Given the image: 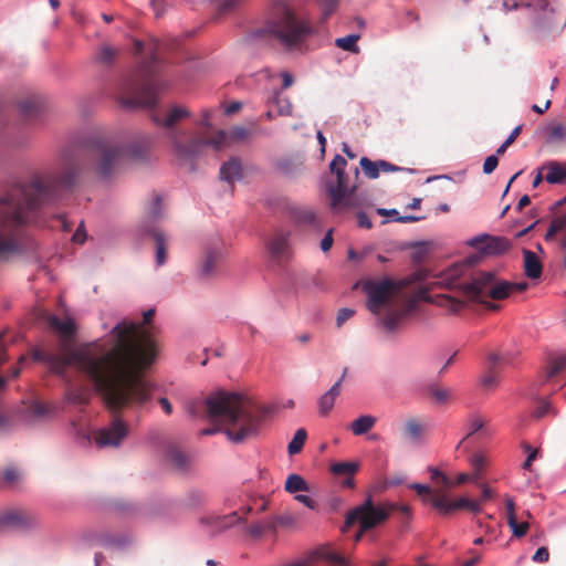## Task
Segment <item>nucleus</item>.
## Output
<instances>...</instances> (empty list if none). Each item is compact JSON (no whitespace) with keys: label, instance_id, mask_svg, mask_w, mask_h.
I'll return each mask as SVG.
<instances>
[{"label":"nucleus","instance_id":"f257e3e1","mask_svg":"<svg viewBox=\"0 0 566 566\" xmlns=\"http://www.w3.org/2000/svg\"><path fill=\"white\" fill-rule=\"evenodd\" d=\"M150 144L151 139L146 135L128 143L101 136L86 137L61 150L59 170L12 185L0 196V262L22 250L23 228L43 202L72 191L87 170L102 178L112 177L127 161L146 158Z\"/></svg>","mask_w":566,"mask_h":566},{"label":"nucleus","instance_id":"4468645a","mask_svg":"<svg viewBox=\"0 0 566 566\" xmlns=\"http://www.w3.org/2000/svg\"><path fill=\"white\" fill-rule=\"evenodd\" d=\"M314 559H324L332 566H347L346 558L329 546L319 547L313 553L311 557L298 559L284 566H313Z\"/></svg>","mask_w":566,"mask_h":566},{"label":"nucleus","instance_id":"ea45409f","mask_svg":"<svg viewBox=\"0 0 566 566\" xmlns=\"http://www.w3.org/2000/svg\"><path fill=\"white\" fill-rule=\"evenodd\" d=\"M359 165L365 172V175L370 179H376L379 177V160L378 161H371L367 157L360 158Z\"/></svg>","mask_w":566,"mask_h":566},{"label":"nucleus","instance_id":"b1692460","mask_svg":"<svg viewBox=\"0 0 566 566\" xmlns=\"http://www.w3.org/2000/svg\"><path fill=\"white\" fill-rule=\"evenodd\" d=\"M271 255L275 259L285 256L289 250V233L276 232L268 242Z\"/></svg>","mask_w":566,"mask_h":566},{"label":"nucleus","instance_id":"a19ab883","mask_svg":"<svg viewBox=\"0 0 566 566\" xmlns=\"http://www.w3.org/2000/svg\"><path fill=\"white\" fill-rule=\"evenodd\" d=\"M410 489L415 490L419 495L422 496L423 502L431 504V497L436 494H441L438 491H433L430 486L420 484V483H411L409 485Z\"/></svg>","mask_w":566,"mask_h":566},{"label":"nucleus","instance_id":"052dcab7","mask_svg":"<svg viewBox=\"0 0 566 566\" xmlns=\"http://www.w3.org/2000/svg\"><path fill=\"white\" fill-rule=\"evenodd\" d=\"M295 500L298 501L300 503L304 504L305 506H307L311 510H315L317 507L316 502L307 495H303V494L295 495Z\"/></svg>","mask_w":566,"mask_h":566},{"label":"nucleus","instance_id":"8fccbe9b","mask_svg":"<svg viewBox=\"0 0 566 566\" xmlns=\"http://www.w3.org/2000/svg\"><path fill=\"white\" fill-rule=\"evenodd\" d=\"M355 314V311L348 307L340 308L338 311L337 317H336V325L337 327H340L347 319L353 317Z\"/></svg>","mask_w":566,"mask_h":566},{"label":"nucleus","instance_id":"473e14b6","mask_svg":"<svg viewBox=\"0 0 566 566\" xmlns=\"http://www.w3.org/2000/svg\"><path fill=\"white\" fill-rule=\"evenodd\" d=\"M359 463L358 462H336L331 465V471L333 474L337 476L346 475L354 476V474L358 471Z\"/></svg>","mask_w":566,"mask_h":566},{"label":"nucleus","instance_id":"338daca9","mask_svg":"<svg viewBox=\"0 0 566 566\" xmlns=\"http://www.w3.org/2000/svg\"><path fill=\"white\" fill-rule=\"evenodd\" d=\"M526 449H527V450H530V453H528V455H527L526 460H525V461H524V463H523V468H524L525 470H530V469H531V467H532L533 461H534V460L536 459V457H537V450H536V449L531 450V448H530L528 446L526 447Z\"/></svg>","mask_w":566,"mask_h":566},{"label":"nucleus","instance_id":"4d7b16f0","mask_svg":"<svg viewBox=\"0 0 566 566\" xmlns=\"http://www.w3.org/2000/svg\"><path fill=\"white\" fill-rule=\"evenodd\" d=\"M86 240V232H85V229H84V222L82 221L76 231L74 232L73 237H72V241L74 243H78V244H82L84 243V241Z\"/></svg>","mask_w":566,"mask_h":566},{"label":"nucleus","instance_id":"9d476101","mask_svg":"<svg viewBox=\"0 0 566 566\" xmlns=\"http://www.w3.org/2000/svg\"><path fill=\"white\" fill-rule=\"evenodd\" d=\"M347 161L340 155H336L329 165L331 172L336 176V185H328L332 209L337 210L342 206H349L348 177L345 175Z\"/></svg>","mask_w":566,"mask_h":566},{"label":"nucleus","instance_id":"bb28decb","mask_svg":"<svg viewBox=\"0 0 566 566\" xmlns=\"http://www.w3.org/2000/svg\"><path fill=\"white\" fill-rule=\"evenodd\" d=\"M376 421V417L370 415H363L350 423L349 429L354 436H363L374 428Z\"/></svg>","mask_w":566,"mask_h":566},{"label":"nucleus","instance_id":"13d9d810","mask_svg":"<svg viewBox=\"0 0 566 566\" xmlns=\"http://www.w3.org/2000/svg\"><path fill=\"white\" fill-rule=\"evenodd\" d=\"M483 424H484V422H483V420L480 417H472V418H470V420H469L470 431L468 433V437L473 434V433H475L480 429H482Z\"/></svg>","mask_w":566,"mask_h":566},{"label":"nucleus","instance_id":"5701e85b","mask_svg":"<svg viewBox=\"0 0 566 566\" xmlns=\"http://www.w3.org/2000/svg\"><path fill=\"white\" fill-rule=\"evenodd\" d=\"M242 177L241 164L237 158H231L220 168V179L228 182L231 188L233 182Z\"/></svg>","mask_w":566,"mask_h":566},{"label":"nucleus","instance_id":"2f4dec72","mask_svg":"<svg viewBox=\"0 0 566 566\" xmlns=\"http://www.w3.org/2000/svg\"><path fill=\"white\" fill-rule=\"evenodd\" d=\"M424 391L433 399L437 403H444L451 397V389L440 387L438 384H429L424 387Z\"/></svg>","mask_w":566,"mask_h":566},{"label":"nucleus","instance_id":"e2e57ef3","mask_svg":"<svg viewBox=\"0 0 566 566\" xmlns=\"http://www.w3.org/2000/svg\"><path fill=\"white\" fill-rule=\"evenodd\" d=\"M333 245V237H332V230H329L325 235L324 238L322 239L321 241V249L324 251V252H327L331 250Z\"/></svg>","mask_w":566,"mask_h":566},{"label":"nucleus","instance_id":"f03ea898","mask_svg":"<svg viewBox=\"0 0 566 566\" xmlns=\"http://www.w3.org/2000/svg\"><path fill=\"white\" fill-rule=\"evenodd\" d=\"M154 315L155 310L150 308L144 313L142 324L123 321L112 328L105 340L97 339L63 354L34 349L33 359L48 364L51 371L61 377L74 366L93 381L114 411L130 405L142 406L151 396V386L143 378V373L158 353L145 326Z\"/></svg>","mask_w":566,"mask_h":566},{"label":"nucleus","instance_id":"a211bd4d","mask_svg":"<svg viewBox=\"0 0 566 566\" xmlns=\"http://www.w3.org/2000/svg\"><path fill=\"white\" fill-rule=\"evenodd\" d=\"M166 461L172 467L174 470L180 473L188 472L192 464L191 458L175 446H171L167 449Z\"/></svg>","mask_w":566,"mask_h":566},{"label":"nucleus","instance_id":"7ed1b4c3","mask_svg":"<svg viewBox=\"0 0 566 566\" xmlns=\"http://www.w3.org/2000/svg\"><path fill=\"white\" fill-rule=\"evenodd\" d=\"M202 407L205 416L220 424L227 438L234 443L255 438L271 412L269 407L247 396L223 390L202 401H191L188 412L191 417H200Z\"/></svg>","mask_w":566,"mask_h":566},{"label":"nucleus","instance_id":"aec40b11","mask_svg":"<svg viewBox=\"0 0 566 566\" xmlns=\"http://www.w3.org/2000/svg\"><path fill=\"white\" fill-rule=\"evenodd\" d=\"M488 360H489L488 370L483 375V377L481 379V384L485 389H492L499 385V377H500L499 366L502 363V357H500L497 354L492 353L489 355Z\"/></svg>","mask_w":566,"mask_h":566},{"label":"nucleus","instance_id":"c756f323","mask_svg":"<svg viewBox=\"0 0 566 566\" xmlns=\"http://www.w3.org/2000/svg\"><path fill=\"white\" fill-rule=\"evenodd\" d=\"M220 251L218 249H207L203 254V261L200 268L202 276H210L213 273L214 265L220 259Z\"/></svg>","mask_w":566,"mask_h":566},{"label":"nucleus","instance_id":"69168bd1","mask_svg":"<svg viewBox=\"0 0 566 566\" xmlns=\"http://www.w3.org/2000/svg\"><path fill=\"white\" fill-rule=\"evenodd\" d=\"M160 213V197L156 196L151 208L149 209V216L154 219L158 218Z\"/></svg>","mask_w":566,"mask_h":566},{"label":"nucleus","instance_id":"c03bdc74","mask_svg":"<svg viewBox=\"0 0 566 566\" xmlns=\"http://www.w3.org/2000/svg\"><path fill=\"white\" fill-rule=\"evenodd\" d=\"M507 524L511 527L513 535L517 538L526 535V533L530 528V524L527 522L518 523L517 518H515V520L510 518V522H507Z\"/></svg>","mask_w":566,"mask_h":566},{"label":"nucleus","instance_id":"79ce46f5","mask_svg":"<svg viewBox=\"0 0 566 566\" xmlns=\"http://www.w3.org/2000/svg\"><path fill=\"white\" fill-rule=\"evenodd\" d=\"M471 464L474 468L473 475H474V478H476L479 480L481 478V475H482L483 469L488 464V459H486V457L483 453L478 452V453H474L472 455Z\"/></svg>","mask_w":566,"mask_h":566},{"label":"nucleus","instance_id":"e433bc0d","mask_svg":"<svg viewBox=\"0 0 566 566\" xmlns=\"http://www.w3.org/2000/svg\"><path fill=\"white\" fill-rule=\"evenodd\" d=\"M284 489L289 493H296L300 491H307L308 486L301 475L293 473L287 476Z\"/></svg>","mask_w":566,"mask_h":566},{"label":"nucleus","instance_id":"6e6d98bb","mask_svg":"<svg viewBox=\"0 0 566 566\" xmlns=\"http://www.w3.org/2000/svg\"><path fill=\"white\" fill-rule=\"evenodd\" d=\"M505 509H506V520H507V522H510V518L515 520L516 518L515 502L509 495L505 496Z\"/></svg>","mask_w":566,"mask_h":566},{"label":"nucleus","instance_id":"bf43d9fd","mask_svg":"<svg viewBox=\"0 0 566 566\" xmlns=\"http://www.w3.org/2000/svg\"><path fill=\"white\" fill-rule=\"evenodd\" d=\"M19 475H20V474H19V472H18V470H17V469H14V468H8V469L4 471V473H3V480H4V482H7V483H10V484H11V483H13V482L18 481Z\"/></svg>","mask_w":566,"mask_h":566},{"label":"nucleus","instance_id":"2eb2a0df","mask_svg":"<svg viewBox=\"0 0 566 566\" xmlns=\"http://www.w3.org/2000/svg\"><path fill=\"white\" fill-rule=\"evenodd\" d=\"M428 432V422L418 417H409L401 428V437L410 443L420 444Z\"/></svg>","mask_w":566,"mask_h":566},{"label":"nucleus","instance_id":"0eeeda50","mask_svg":"<svg viewBox=\"0 0 566 566\" xmlns=\"http://www.w3.org/2000/svg\"><path fill=\"white\" fill-rule=\"evenodd\" d=\"M268 28L289 49L303 43L312 33L308 22L300 20L283 2L273 6Z\"/></svg>","mask_w":566,"mask_h":566},{"label":"nucleus","instance_id":"774afa93","mask_svg":"<svg viewBox=\"0 0 566 566\" xmlns=\"http://www.w3.org/2000/svg\"><path fill=\"white\" fill-rule=\"evenodd\" d=\"M431 473H432V475H431L432 480H436V479L440 478L441 479V483L443 485H446V486H450L451 485V482H450L449 478L446 474L441 473L439 470L431 469Z\"/></svg>","mask_w":566,"mask_h":566},{"label":"nucleus","instance_id":"de8ad7c7","mask_svg":"<svg viewBox=\"0 0 566 566\" xmlns=\"http://www.w3.org/2000/svg\"><path fill=\"white\" fill-rule=\"evenodd\" d=\"M296 218L300 222L306 224H316L318 221L316 213L311 209L301 210L297 213Z\"/></svg>","mask_w":566,"mask_h":566},{"label":"nucleus","instance_id":"680f3d73","mask_svg":"<svg viewBox=\"0 0 566 566\" xmlns=\"http://www.w3.org/2000/svg\"><path fill=\"white\" fill-rule=\"evenodd\" d=\"M551 410V405L547 402H542L536 410L534 411V417L541 419L545 417Z\"/></svg>","mask_w":566,"mask_h":566},{"label":"nucleus","instance_id":"6e6552de","mask_svg":"<svg viewBox=\"0 0 566 566\" xmlns=\"http://www.w3.org/2000/svg\"><path fill=\"white\" fill-rule=\"evenodd\" d=\"M526 287V282H497L491 272H476L472 283L467 287V294L472 298L479 300L480 303H485V300L489 297L492 300H503L513 291H524Z\"/></svg>","mask_w":566,"mask_h":566},{"label":"nucleus","instance_id":"a878e982","mask_svg":"<svg viewBox=\"0 0 566 566\" xmlns=\"http://www.w3.org/2000/svg\"><path fill=\"white\" fill-rule=\"evenodd\" d=\"M340 394V381H336L328 391H326L321 398H319V401H318V406H319V413L322 416H327L334 405H335V400L336 398L339 396Z\"/></svg>","mask_w":566,"mask_h":566},{"label":"nucleus","instance_id":"39448f33","mask_svg":"<svg viewBox=\"0 0 566 566\" xmlns=\"http://www.w3.org/2000/svg\"><path fill=\"white\" fill-rule=\"evenodd\" d=\"M367 295L366 306L388 332H394L410 313V307L396 298L399 290L397 282L390 277L367 279L357 283Z\"/></svg>","mask_w":566,"mask_h":566},{"label":"nucleus","instance_id":"4c0bfd02","mask_svg":"<svg viewBox=\"0 0 566 566\" xmlns=\"http://www.w3.org/2000/svg\"><path fill=\"white\" fill-rule=\"evenodd\" d=\"M359 38H360L359 34H349L344 38L336 39L335 44L337 48H339L342 50L353 52V53H358L359 48L357 45V42H358Z\"/></svg>","mask_w":566,"mask_h":566},{"label":"nucleus","instance_id":"6ab92c4d","mask_svg":"<svg viewBox=\"0 0 566 566\" xmlns=\"http://www.w3.org/2000/svg\"><path fill=\"white\" fill-rule=\"evenodd\" d=\"M48 322L50 327L63 338L64 343L71 339L76 333V325L71 317L60 318L55 315H51Z\"/></svg>","mask_w":566,"mask_h":566},{"label":"nucleus","instance_id":"dca6fc26","mask_svg":"<svg viewBox=\"0 0 566 566\" xmlns=\"http://www.w3.org/2000/svg\"><path fill=\"white\" fill-rule=\"evenodd\" d=\"M470 244L480 249L485 254H501L510 249V243L504 238L481 235L471 240Z\"/></svg>","mask_w":566,"mask_h":566},{"label":"nucleus","instance_id":"f8f14e48","mask_svg":"<svg viewBox=\"0 0 566 566\" xmlns=\"http://www.w3.org/2000/svg\"><path fill=\"white\" fill-rule=\"evenodd\" d=\"M40 525L39 517L23 509H11L0 513V532L4 530L28 531Z\"/></svg>","mask_w":566,"mask_h":566},{"label":"nucleus","instance_id":"49530a36","mask_svg":"<svg viewBox=\"0 0 566 566\" xmlns=\"http://www.w3.org/2000/svg\"><path fill=\"white\" fill-rule=\"evenodd\" d=\"M88 541L92 544H99V545H114V544L118 543V541L115 537L111 536L107 533H101V534L93 535L91 538H88Z\"/></svg>","mask_w":566,"mask_h":566},{"label":"nucleus","instance_id":"09e8293b","mask_svg":"<svg viewBox=\"0 0 566 566\" xmlns=\"http://www.w3.org/2000/svg\"><path fill=\"white\" fill-rule=\"evenodd\" d=\"M497 165H499V158L496 155H491V156L486 157V159L484 160V164H483V172L485 175L492 174L496 169Z\"/></svg>","mask_w":566,"mask_h":566},{"label":"nucleus","instance_id":"864d4df0","mask_svg":"<svg viewBox=\"0 0 566 566\" xmlns=\"http://www.w3.org/2000/svg\"><path fill=\"white\" fill-rule=\"evenodd\" d=\"M30 409H31L32 415L35 417L45 416V415L50 413V411H51V409L48 405L41 403V402H34Z\"/></svg>","mask_w":566,"mask_h":566},{"label":"nucleus","instance_id":"3c124183","mask_svg":"<svg viewBox=\"0 0 566 566\" xmlns=\"http://www.w3.org/2000/svg\"><path fill=\"white\" fill-rule=\"evenodd\" d=\"M386 509L389 511V514L394 511H399L401 514H403L407 518H410L411 516V509L410 506L406 504H396V503H387Z\"/></svg>","mask_w":566,"mask_h":566},{"label":"nucleus","instance_id":"a18cd8bd","mask_svg":"<svg viewBox=\"0 0 566 566\" xmlns=\"http://www.w3.org/2000/svg\"><path fill=\"white\" fill-rule=\"evenodd\" d=\"M321 6H322L321 22L324 23L337 8L338 0H322Z\"/></svg>","mask_w":566,"mask_h":566},{"label":"nucleus","instance_id":"c9c22d12","mask_svg":"<svg viewBox=\"0 0 566 566\" xmlns=\"http://www.w3.org/2000/svg\"><path fill=\"white\" fill-rule=\"evenodd\" d=\"M306 438H307L306 430L303 428L297 429L296 432L294 433L293 439L290 441V443L287 446L289 454L294 455V454L300 453L304 447Z\"/></svg>","mask_w":566,"mask_h":566},{"label":"nucleus","instance_id":"72a5a7b5","mask_svg":"<svg viewBox=\"0 0 566 566\" xmlns=\"http://www.w3.org/2000/svg\"><path fill=\"white\" fill-rule=\"evenodd\" d=\"M118 54V50L108 45L103 44L95 54V60L104 65H111Z\"/></svg>","mask_w":566,"mask_h":566},{"label":"nucleus","instance_id":"58836bf2","mask_svg":"<svg viewBox=\"0 0 566 566\" xmlns=\"http://www.w3.org/2000/svg\"><path fill=\"white\" fill-rule=\"evenodd\" d=\"M14 343V335L8 331H3L0 333V367L8 361L9 356L7 355V350L10 345Z\"/></svg>","mask_w":566,"mask_h":566},{"label":"nucleus","instance_id":"20e7f679","mask_svg":"<svg viewBox=\"0 0 566 566\" xmlns=\"http://www.w3.org/2000/svg\"><path fill=\"white\" fill-rule=\"evenodd\" d=\"M135 53L146 52L148 57L140 62L136 72L124 78L115 95L120 106L128 109L153 107L157 103L158 93L165 88V84L157 78L160 69L158 41L145 44L136 40Z\"/></svg>","mask_w":566,"mask_h":566},{"label":"nucleus","instance_id":"7c9ffc66","mask_svg":"<svg viewBox=\"0 0 566 566\" xmlns=\"http://www.w3.org/2000/svg\"><path fill=\"white\" fill-rule=\"evenodd\" d=\"M151 235L156 242V263L163 265L167 260V242L165 234L159 230H153Z\"/></svg>","mask_w":566,"mask_h":566},{"label":"nucleus","instance_id":"ddd939ff","mask_svg":"<svg viewBox=\"0 0 566 566\" xmlns=\"http://www.w3.org/2000/svg\"><path fill=\"white\" fill-rule=\"evenodd\" d=\"M128 431V426L120 418L115 417L108 427L96 430L93 438L98 447H118Z\"/></svg>","mask_w":566,"mask_h":566},{"label":"nucleus","instance_id":"5fc2aeb1","mask_svg":"<svg viewBox=\"0 0 566 566\" xmlns=\"http://www.w3.org/2000/svg\"><path fill=\"white\" fill-rule=\"evenodd\" d=\"M535 563H546L549 559V552L546 547L542 546L537 548L535 554L532 557Z\"/></svg>","mask_w":566,"mask_h":566},{"label":"nucleus","instance_id":"f3484780","mask_svg":"<svg viewBox=\"0 0 566 566\" xmlns=\"http://www.w3.org/2000/svg\"><path fill=\"white\" fill-rule=\"evenodd\" d=\"M470 499L460 497L455 501H450L443 494H436L431 497V505L439 511L442 515H448L455 510L465 509L468 510Z\"/></svg>","mask_w":566,"mask_h":566},{"label":"nucleus","instance_id":"0e129e2a","mask_svg":"<svg viewBox=\"0 0 566 566\" xmlns=\"http://www.w3.org/2000/svg\"><path fill=\"white\" fill-rule=\"evenodd\" d=\"M358 226L361 228L370 229L373 227L371 220L365 212H359L357 214Z\"/></svg>","mask_w":566,"mask_h":566},{"label":"nucleus","instance_id":"412c9836","mask_svg":"<svg viewBox=\"0 0 566 566\" xmlns=\"http://www.w3.org/2000/svg\"><path fill=\"white\" fill-rule=\"evenodd\" d=\"M189 115L190 113L187 108L182 106H174L168 111L165 117H160L158 114H155L153 119L157 125L171 129L177 123L189 117Z\"/></svg>","mask_w":566,"mask_h":566},{"label":"nucleus","instance_id":"603ef678","mask_svg":"<svg viewBox=\"0 0 566 566\" xmlns=\"http://www.w3.org/2000/svg\"><path fill=\"white\" fill-rule=\"evenodd\" d=\"M552 140H562L566 138V125H556L549 134Z\"/></svg>","mask_w":566,"mask_h":566},{"label":"nucleus","instance_id":"37998d69","mask_svg":"<svg viewBox=\"0 0 566 566\" xmlns=\"http://www.w3.org/2000/svg\"><path fill=\"white\" fill-rule=\"evenodd\" d=\"M566 368V355L560 356L552 361L548 371H547V379H552L556 377L562 370Z\"/></svg>","mask_w":566,"mask_h":566},{"label":"nucleus","instance_id":"9b49d317","mask_svg":"<svg viewBox=\"0 0 566 566\" xmlns=\"http://www.w3.org/2000/svg\"><path fill=\"white\" fill-rule=\"evenodd\" d=\"M470 270V266L464 263H458L453 264L440 274L436 276V285L447 287V289H460L462 292V295L473 302H480L479 300L472 298L467 294V287L472 283V280L470 282H463V279L467 276V272ZM476 273L471 275V279Z\"/></svg>","mask_w":566,"mask_h":566},{"label":"nucleus","instance_id":"4be33fe9","mask_svg":"<svg viewBox=\"0 0 566 566\" xmlns=\"http://www.w3.org/2000/svg\"><path fill=\"white\" fill-rule=\"evenodd\" d=\"M546 171L545 179L548 184H564L566 182V164L559 161H549L542 167Z\"/></svg>","mask_w":566,"mask_h":566},{"label":"nucleus","instance_id":"1a4fd4ad","mask_svg":"<svg viewBox=\"0 0 566 566\" xmlns=\"http://www.w3.org/2000/svg\"><path fill=\"white\" fill-rule=\"evenodd\" d=\"M389 517V511L385 505L375 506L370 496L366 501L350 511L346 516V524L353 525L358 522L361 532L371 530Z\"/></svg>","mask_w":566,"mask_h":566},{"label":"nucleus","instance_id":"393cba45","mask_svg":"<svg viewBox=\"0 0 566 566\" xmlns=\"http://www.w3.org/2000/svg\"><path fill=\"white\" fill-rule=\"evenodd\" d=\"M525 275L532 280L538 279L543 272V265L538 256L531 250H523Z\"/></svg>","mask_w":566,"mask_h":566},{"label":"nucleus","instance_id":"423d86ee","mask_svg":"<svg viewBox=\"0 0 566 566\" xmlns=\"http://www.w3.org/2000/svg\"><path fill=\"white\" fill-rule=\"evenodd\" d=\"M250 132L241 126L233 127L229 132L218 130L210 138H192L187 143L179 140V133L175 130L169 132V139L174 146L176 156L184 163H192L203 151L207 146L220 150L229 145L230 142H241L248 138Z\"/></svg>","mask_w":566,"mask_h":566},{"label":"nucleus","instance_id":"cd10ccee","mask_svg":"<svg viewBox=\"0 0 566 566\" xmlns=\"http://www.w3.org/2000/svg\"><path fill=\"white\" fill-rule=\"evenodd\" d=\"M90 391L84 387L70 386L65 391L66 400L74 406H83L90 401Z\"/></svg>","mask_w":566,"mask_h":566},{"label":"nucleus","instance_id":"f704fd0d","mask_svg":"<svg viewBox=\"0 0 566 566\" xmlns=\"http://www.w3.org/2000/svg\"><path fill=\"white\" fill-rule=\"evenodd\" d=\"M566 230V213L558 214L553 218L551 221V224L547 229V232L545 233V240L549 241L553 240L554 237Z\"/></svg>","mask_w":566,"mask_h":566},{"label":"nucleus","instance_id":"c85d7f7f","mask_svg":"<svg viewBox=\"0 0 566 566\" xmlns=\"http://www.w3.org/2000/svg\"><path fill=\"white\" fill-rule=\"evenodd\" d=\"M19 109L24 117L31 118L40 112L41 101L38 96H28L19 102Z\"/></svg>","mask_w":566,"mask_h":566}]
</instances>
